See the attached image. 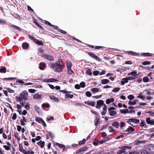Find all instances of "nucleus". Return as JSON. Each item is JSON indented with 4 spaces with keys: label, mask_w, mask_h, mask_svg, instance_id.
<instances>
[{
    "label": "nucleus",
    "mask_w": 154,
    "mask_h": 154,
    "mask_svg": "<svg viewBox=\"0 0 154 154\" xmlns=\"http://www.w3.org/2000/svg\"><path fill=\"white\" fill-rule=\"evenodd\" d=\"M51 67L53 70L56 72H61L63 69L62 65L58 63H52L51 64Z\"/></svg>",
    "instance_id": "obj_1"
},
{
    "label": "nucleus",
    "mask_w": 154,
    "mask_h": 154,
    "mask_svg": "<svg viewBox=\"0 0 154 154\" xmlns=\"http://www.w3.org/2000/svg\"><path fill=\"white\" fill-rule=\"evenodd\" d=\"M127 123L133 126H135L136 124L140 122V120L134 118L129 119L127 121Z\"/></svg>",
    "instance_id": "obj_2"
},
{
    "label": "nucleus",
    "mask_w": 154,
    "mask_h": 154,
    "mask_svg": "<svg viewBox=\"0 0 154 154\" xmlns=\"http://www.w3.org/2000/svg\"><path fill=\"white\" fill-rule=\"evenodd\" d=\"M28 93L26 91H23L20 93L19 96V99L26 100L28 99Z\"/></svg>",
    "instance_id": "obj_3"
},
{
    "label": "nucleus",
    "mask_w": 154,
    "mask_h": 154,
    "mask_svg": "<svg viewBox=\"0 0 154 154\" xmlns=\"http://www.w3.org/2000/svg\"><path fill=\"white\" fill-rule=\"evenodd\" d=\"M42 57L50 61H52L54 59L53 57L49 55L44 54Z\"/></svg>",
    "instance_id": "obj_4"
},
{
    "label": "nucleus",
    "mask_w": 154,
    "mask_h": 154,
    "mask_svg": "<svg viewBox=\"0 0 154 154\" xmlns=\"http://www.w3.org/2000/svg\"><path fill=\"white\" fill-rule=\"evenodd\" d=\"M104 104L103 101V100H100L97 101V104L96 107L97 109H100L102 106Z\"/></svg>",
    "instance_id": "obj_5"
},
{
    "label": "nucleus",
    "mask_w": 154,
    "mask_h": 154,
    "mask_svg": "<svg viewBox=\"0 0 154 154\" xmlns=\"http://www.w3.org/2000/svg\"><path fill=\"white\" fill-rule=\"evenodd\" d=\"M36 121L40 123H42L45 127H46L47 125L46 123L42 118L39 117L36 118Z\"/></svg>",
    "instance_id": "obj_6"
},
{
    "label": "nucleus",
    "mask_w": 154,
    "mask_h": 154,
    "mask_svg": "<svg viewBox=\"0 0 154 154\" xmlns=\"http://www.w3.org/2000/svg\"><path fill=\"white\" fill-rule=\"evenodd\" d=\"M146 122L148 124L154 125V121L149 117H147L146 118Z\"/></svg>",
    "instance_id": "obj_7"
},
{
    "label": "nucleus",
    "mask_w": 154,
    "mask_h": 154,
    "mask_svg": "<svg viewBox=\"0 0 154 154\" xmlns=\"http://www.w3.org/2000/svg\"><path fill=\"white\" fill-rule=\"evenodd\" d=\"M88 54L92 58L95 59L96 60L99 61L100 60V59L99 58H98V57L95 55L92 52H90L88 53Z\"/></svg>",
    "instance_id": "obj_8"
},
{
    "label": "nucleus",
    "mask_w": 154,
    "mask_h": 154,
    "mask_svg": "<svg viewBox=\"0 0 154 154\" xmlns=\"http://www.w3.org/2000/svg\"><path fill=\"white\" fill-rule=\"evenodd\" d=\"M134 128L131 126H129L128 128L125 131H123V132L126 131L128 132L129 133H131V132H133L134 131Z\"/></svg>",
    "instance_id": "obj_9"
},
{
    "label": "nucleus",
    "mask_w": 154,
    "mask_h": 154,
    "mask_svg": "<svg viewBox=\"0 0 154 154\" xmlns=\"http://www.w3.org/2000/svg\"><path fill=\"white\" fill-rule=\"evenodd\" d=\"M22 118L20 120V123L21 125L24 126L25 125V122H26L27 119L24 116H23Z\"/></svg>",
    "instance_id": "obj_10"
},
{
    "label": "nucleus",
    "mask_w": 154,
    "mask_h": 154,
    "mask_svg": "<svg viewBox=\"0 0 154 154\" xmlns=\"http://www.w3.org/2000/svg\"><path fill=\"white\" fill-rule=\"evenodd\" d=\"M44 82H59V81L57 79H45L44 80Z\"/></svg>",
    "instance_id": "obj_11"
},
{
    "label": "nucleus",
    "mask_w": 154,
    "mask_h": 154,
    "mask_svg": "<svg viewBox=\"0 0 154 154\" xmlns=\"http://www.w3.org/2000/svg\"><path fill=\"white\" fill-rule=\"evenodd\" d=\"M45 142L43 141L40 140L39 142L37 143V144L40 146L41 148H43L44 146Z\"/></svg>",
    "instance_id": "obj_12"
},
{
    "label": "nucleus",
    "mask_w": 154,
    "mask_h": 154,
    "mask_svg": "<svg viewBox=\"0 0 154 154\" xmlns=\"http://www.w3.org/2000/svg\"><path fill=\"white\" fill-rule=\"evenodd\" d=\"M114 100V99L112 98H111L110 99H108L106 100V103L107 104H109L113 102Z\"/></svg>",
    "instance_id": "obj_13"
},
{
    "label": "nucleus",
    "mask_w": 154,
    "mask_h": 154,
    "mask_svg": "<svg viewBox=\"0 0 154 154\" xmlns=\"http://www.w3.org/2000/svg\"><path fill=\"white\" fill-rule=\"evenodd\" d=\"M113 127L116 128H118L119 126V124L117 122H115L112 124Z\"/></svg>",
    "instance_id": "obj_14"
},
{
    "label": "nucleus",
    "mask_w": 154,
    "mask_h": 154,
    "mask_svg": "<svg viewBox=\"0 0 154 154\" xmlns=\"http://www.w3.org/2000/svg\"><path fill=\"white\" fill-rule=\"evenodd\" d=\"M128 82V79L127 78H125L123 79L121 82V84L122 85H124L125 83H127Z\"/></svg>",
    "instance_id": "obj_15"
},
{
    "label": "nucleus",
    "mask_w": 154,
    "mask_h": 154,
    "mask_svg": "<svg viewBox=\"0 0 154 154\" xmlns=\"http://www.w3.org/2000/svg\"><path fill=\"white\" fill-rule=\"evenodd\" d=\"M45 64L44 63H41L39 64V68L41 70H44L45 67Z\"/></svg>",
    "instance_id": "obj_16"
},
{
    "label": "nucleus",
    "mask_w": 154,
    "mask_h": 154,
    "mask_svg": "<svg viewBox=\"0 0 154 154\" xmlns=\"http://www.w3.org/2000/svg\"><path fill=\"white\" fill-rule=\"evenodd\" d=\"M33 97L35 99H40L41 98V95L38 93H36L33 95Z\"/></svg>",
    "instance_id": "obj_17"
},
{
    "label": "nucleus",
    "mask_w": 154,
    "mask_h": 154,
    "mask_svg": "<svg viewBox=\"0 0 154 154\" xmlns=\"http://www.w3.org/2000/svg\"><path fill=\"white\" fill-rule=\"evenodd\" d=\"M50 98L52 100H54L55 101L58 102L59 100L57 97H56L54 96L51 95L49 96Z\"/></svg>",
    "instance_id": "obj_18"
},
{
    "label": "nucleus",
    "mask_w": 154,
    "mask_h": 154,
    "mask_svg": "<svg viewBox=\"0 0 154 154\" xmlns=\"http://www.w3.org/2000/svg\"><path fill=\"white\" fill-rule=\"evenodd\" d=\"M86 104H88L89 105L91 106H95V102L93 101H87L85 102Z\"/></svg>",
    "instance_id": "obj_19"
},
{
    "label": "nucleus",
    "mask_w": 154,
    "mask_h": 154,
    "mask_svg": "<svg viewBox=\"0 0 154 154\" xmlns=\"http://www.w3.org/2000/svg\"><path fill=\"white\" fill-rule=\"evenodd\" d=\"M34 42L37 44L39 45H43V44L42 41H39L36 38H35V39H34Z\"/></svg>",
    "instance_id": "obj_20"
},
{
    "label": "nucleus",
    "mask_w": 154,
    "mask_h": 154,
    "mask_svg": "<svg viewBox=\"0 0 154 154\" xmlns=\"http://www.w3.org/2000/svg\"><path fill=\"white\" fill-rule=\"evenodd\" d=\"M99 89L97 88H92L91 89V91L94 93L98 92L99 91Z\"/></svg>",
    "instance_id": "obj_21"
},
{
    "label": "nucleus",
    "mask_w": 154,
    "mask_h": 154,
    "mask_svg": "<svg viewBox=\"0 0 154 154\" xmlns=\"http://www.w3.org/2000/svg\"><path fill=\"white\" fill-rule=\"evenodd\" d=\"M121 112L122 113L126 114L129 113V110L128 109H121L120 110Z\"/></svg>",
    "instance_id": "obj_22"
},
{
    "label": "nucleus",
    "mask_w": 154,
    "mask_h": 154,
    "mask_svg": "<svg viewBox=\"0 0 154 154\" xmlns=\"http://www.w3.org/2000/svg\"><path fill=\"white\" fill-rule=\"evenodd\" d=\"M132 147L131 146H122L119 147V148L122 149H124L125 150L126 149H131Z\"/></svg>",
    "instance_id": "obj_23"
},
{
    "label": "nucleus",
    "mask_w": 154,
    "mask_h": 154,
    "mask_svg": "<svg viewBox=\"0 0 154 154\" xmlns=\"http://www.w3.org/2000/svg\"><path fill=\"white\" fill-rule=\"evenodd\" d=\"M109 80L107 79H103L101 81V83L103 84H105L109 82Z\"/></svg>",
    "instance_id": "obj_24"
},
{
    "label": "nucleus",
    "mask_w": 154,
    "mask_h": 154,
    "mask_svg": "<svg viewBox=\"0 0 154 154\" xmlns=\"http://www.w3.org/2000/svg\"><path fill=\"white\" fill-rule=\"evenodd\" d=\"M146 125L145 122L144 120H141L140 126L141 127H145V126Z\"/></svg>",
    "instance_id": "obj_25"
},
{
    "label": "nucleus",
    "mask_w": 154,
    "mask_h": 154,
    "mask_svg": "<svg viewBox=\"0 0 154 154\" xmlns=\"http://www.w3.org/2000/svg\"><path fill=\"white\" fill-rule=\"evenodd\" d=\"M73 95L72 94H66L65 95V97L66 98H72L73 97Z\"/></svg>",
    "instance_id": "obj_26"
},
{
    "label": "nucleus",
    "mask_w": 154,
    "mask_h": 154,
    "mask_svg": "<svg viewBox=\"0 0 154 154\" xmlns=\"http://www.w3.org/2000/svg\"><path fill=\"white\" fill-rule=\"evenodd\" d=\"M108 130L110 132H114L115 131V130L111 126H110L109 127Z\"/></svg>",
    "instance_id": "obj_27"
},
{
    "label": "nucleus",
    "mask_w": 154,
    "mask_h": 154,
    "mask_svg": "<svg viewBox=\"0 0 154 154\" xmlns=\"http://www.w3.org/2000/svg\"><path fill=\"white\" fill-rule=\"evenodd\" d=\"M137 97L142 99H144L145 98V97L143 95V94L142 93H139L138 95L137 96Z\"/></svg>",
    "instance_id": "obj_28"
},
{
    "label": "nucleus",
    "mask_w": 154,
    "mask_h": 154,
    "mask_svg": "<svg viewBox=\"0 0 154 154\" xmlns=\"http://www.w3.org/2000/svg\"><path fill=\"white\" fill-rule=\"evenodd\" d=\"M29 45L26 43H23L22 44V47L24 49H27Z\"/></svg>",
    "instance_id": "obj_29"
},
{
    "label": "nucleus",
    "mask_w": 154,
    "mask_h": 154,
    "mask_svg": "<svg viewBox=\"0 0 154 154\" xmlns=\"http://www.w3.org/2000/svg\"><path fill=\"white\" fill-rule=\"evenodd\" d=\"M11 26L12 27H13V28L16 29H17V30H19L20 31H21V28L20 27H19L18 26H16L15 25H12Z\"/></svg>",
    "instance_id": "obj_30"
},
{
    "label": "nucleus",
    "mask_w": 154,
    "mask_h": 154,
    "mask_svg": "<svg viewBox=\"0 0 154 154\" xmlns=\"http://www.w3.org/2000/svg\"><path fill=\"white\" fill-rule=\"evenodd\" d=\"M137 72L136 71H133L129 73L128 74V75H134V76H137Z\"/></svg>",
    "instance_id": "obj_31"
},
{
    "label": "nucleus",
    "mask_w": 154,
    "mask_h": 154,
    "mask_svg": "<svg viewBox=\"0 0 154 154\" xmlns=\"http://www.w3.org/2000/svg\"><path fill=\"white\" fill-rule=\"evenodd\" d=\"M6 72V68L5 67L1 68L0 69V72L1 73H5Z\"/></svg>",
    "instance_id": "obj_32"
},
{
    "label": "nucleus",
    "mask_w": 154,
    "mask_h": 154,
    "mask_svg": "<svg viewBox=\"0 0 154 154\" xmlns=\"http://www.w3.org/2000/svg\"><path fill=\"white\" fill-rule=\"evenodd\" d=\"M86 73L88 75H92V72L91 70L90 69H88L87 70Z\"/></svg>",
    "instance_id": "obj_33"
},
{
    "label": "nucleus",
    "mask_w": 154,
    "mask_h": 154,
    "mask_svg": "<svg viewBox=\"0 0 154 154\" xmlns=\"http://www.w3.org/2000/svg\"><path fill=\"white\" fill-rule=\"evenodd\" d=\"M55 144L57 146L60 148H65V146L64 145L61 144L59 143H56Z\"/></svg>",
    "instance_id": "obj_34"
},
{
    "label": "nucleus",
    "mask_w": 154,
    "mask_h": 154,
    "mask_svg": "<svg viewBox=\"0 0 154 154\" xmlns=\"http://www.w3.org/2000/svg\"><path fill=\"white\" fill-rule=\"evenodd\" d=\"M72 65V63L70 62H67L66 63V66L68 69L71 68Z\"/></svg>",
    "instance_id": "obj_35"
},
{
    "label": "nucleus",
    "mask_w": 154,
    "mask_h": 154,
    "mask_svg": "<svg viewBox=\"0 0 154 154\" xmlns=\"http://www.w3.org/2000/svg\"><path fill=\"white\" fill-rule=\"evenodd\" d=\"M99 119L97 117H96L94 121V123L95 126L97 125L98 123L99 122Z\"/></svg>",
    "instance_id": "obj_36"
},
{
    "label": "nucleus",
    "mask_w": 154,
    "mask_h": 154,
    "mask_svg": "<svg viewBox=\"0 0 154 154\" xmlns=\"http://www.w3.org/2000/svg\"><path fill=\"white\" fill-rule=\"evenodd\" d=\"M109 112L110 115L111 116H114L116 115V112L115 111H111Z\"/></svg>",
    "instance_id": "obj_37"
},
{
    "label": "nucleus",
    "mask_w": 154,
    "mask_h": 154,
    "mask_svg": "<svg viewBox=\"0 0 154 154\" xmlns=\"http://www.w3.org/2000/svg\"><path fill=\"white\" fill-rule=\"evenodd\" d=\"M128 104L131 105H134L136 104L134 100L133 101H129L128 102Z\"/></svg>",
    "instance_id": "obj_38"
},
{
    "label": "nucleus",
    "mask_w": 154,
    "mask_h": 154,
    "mask_svg": "<svg viewBox=\"0 0 154 154\" xmlns=\"http://www.w3.org/2000/svg\"><path fill=\"white\" fill-rule=\"evenodd\" d=\"M134 96L131 94L129 95L128 96V99L130 100H133L134 99Z\"/></svg>",
    "instance_id": "obj_39"
},
{
    "label": "nucleus",
    "mask_w": 154,
    "mask_h": 154,
    "mask_svg": "<svg viewBox=\"0 0 154 154\" xmlns=\"http://www.w3.org/2000/svg\"><path fill=\"white\" fill-rule=\"evenodd\" d=\"M120 90V88H116L112 90L113 92H117Z\"/></svg>",
    "instance_id": "obj_40"
},
{
    "label": "nucleus",
    "mask_w": 154,
    "mask_h": 154,
    "mask_svg": "<svg viewBox=\"0 0 154 154\" xmlns=\"http://www.w3.org/2000/svg\"><path fill=\"white\" fill-rule=\"evenodd\" d=\"M150 63L149 61H145L142 63V64L143 65H149Z\"/></svg>",
    "instance_id": "obj_41"
},
{
    "label": "nucleus",
    "mask_w": 154,
    "mask_h": 154,
    "mask_svg": "<svg viewBox=\"0 0 154 154\" xmlns=\"http://www.w3.org/2000/svg\"><path fill=\"white\" fill-rule=\"evenodd\" d=\"M42 106L44 108H45L46 107L49 108L50 107V106L48 104L43 103L42 105Z\"/></svg>",
    "instance_id": "obj_42"
},
{
    "label": "nucleus",
    "mask_w": 154,
    "mask_h": 154,
    "mask_svg": "<svg viewBox=\"0 0 154 154\" xmlns=\"http://www.w3.org/2000/svg\"><path fill=\"white\" fill-rule=\"evenodd\" d=\"M24 107L27 110H29L30 108L29 104L28 103L26 104L24 106Z\"/></svg>",
    "instance_id": "obj_43"
},
{
    "label": "nucleus",
    "mask_w": 154,
    "mask_h": 154,
    "mask_svg": "<svg viewBox=\"0 0 154 154\" xmlns=\"http://www.w3.org/2000/svg\"><path fill=\"white\" fill-rule=\"evenodd\" d=\"M143 81L145 82H148L149 81V79L147 77H144L143 79Z\"/></svg>",
    "instance_id": "obj_44"
},
{
    "label": "nucleus",
    "mask_w": 154,
    "mask_h": 154,
    "mask_svg": "<svg viewBox=\"0 0 154 154\" xmlns=\"http://www.w3.org/2000/svg\"><path fill=\"white\" fill-rule=\"evenodd\" d=\"M125 152V150L123 149H122V150H119L117 151V153L118 154H121L122 153H124Z\"/></svg>",
    "instance_id": "obj_45"
},
{
    "label": "nucleus",
    "mask_w": 154,
    "mask_h": 154,
    "mask_svg": "<svg viewBox=\"0 0 154 154\" xmlns=\"http://www.w3.org/2000/svg\"><path fill=\"white\" fill-rule=\"evenodd\" d=\"M80 87L84 88L85 87V84L84 82H82L80 83Z\"/></svg>",
    "instance_id": "obj_46"
},
{
    "label": "nucleus",
    "mask_w": 154,
    "mask_h": 154,
    "mask_svg": "<svg viewBox=\"0 0 154 154\" xmlns=\"http://www.w3.org/2000/svg\"><path fill=\"white\" fill-rule=\"evenodd\" d=\"M85 141L86 139H84L80 141L79 142V144L80 145L84 144L85 143Z\"/></svg>",
    "instance_id": "obj_47"
},
{
    "label": "nucleus",
    "mask_w": 154,
    "mask_h": 154,
    "mask_svg": "<svg viewBox=\"0 0 154 154\" xmlns=\"http://www.w3.org/2000/svg\"><path fill=\"white\" fill-rule=\"evenodd\" d=\"M128 53L129 54H131L133 56H136L137 55V53L132 51H128Z\"/></svg>",
    "instance_id": "obj_48"
},
{
    "label": "nucleus",
    "mask_w": 154,
    "mask_h": 154,
    "mask_svg": "<svg viewBox=\"0 0 154 154\" xmlns=\"http://www.w3.org/2000/svg\"><path fill=\"white\" fill-rule=\"evenodd\" d=\"M3 147L7 150H9L10 149V147L9 146L4 145L3 146Z\"/></svg>",
    "instance_id": "obj_49"
},
{
    "label": "nucleus",
    "mask_w": 154,
    "mask_h": 154,
    "mask_svg": "<svg viewBox=\"0 0 154 154\" xmlns=\"http://www.w3.org/2000/svg\"><path fill=\"white\" fill-rule=\"evenodd\" d=\"M86 95L88 97H90L91 96V93L89 91H87L86 92Z\"/></svg>",
    "instance_id": "obj_50"
},
{
    "label": "nucleus",
    "mask_w": 154,
    "mask_h": 154,
    "mask_svg": "<svg viewBox=\"0 0 154 154\" xmlns=\"http://www.w3.org/2000/svg\"><path fill=\"white\" fill-rule=\"evenodd\" d=\"M99 73V72L98 71L95 70L93 72V74L94 75H97Z\"/></svg>",
    "instance_id": "obj_51"
},
{
    "label": "nucleus",
    "mask_w": 154,
    "mask_h": 154,
    "mask_svg": "<svg viewBox=\"0 0 154 154\" xmlns=\"http://www.w3.org/2000/svg\"><path fill=\"white\" fill-rule=\"evenodd\" d=\"M125 123L123 122H120V127L121 129L125 126Z\"/></svg>",
    "instance_id": "obj_52"
},
{
    "label": "nucleus",
    "mask_w": 154,
    "mask_h": 154,
    "mask_svg": "<svg viewBox=\"0 0 154 154\" xmlns=\"http://www.w3.org/2000/svg\"><path fill=\"white\" fill-rule=\"evenodd\" d=\"M143 55L144 56H150L152 55L149 53H143Z\"/></svg>",
    "instance_id": "obj_53"
},
{
    "label": "nucleus",
    "mask_w": 154,
    "mask_h": 154,
    "mask_svg": "<svg viewBox=\"0 0 154 154\" xmlns=\"http://www.w3.org/2000/svg\"><path fill=\"white\" fill-rule=\"evenodd\" d=\"M27 154H34V152L32 150H30L27 151Z\"/></svg>",
    "instance_id": "obj_54"
},
{
    "label": "nucleus",
    "mask_w": 154,
    "mask_h": 154,
    "mask_svg": "<svg viewBox=\"0 0 154 154\" xmlns=\"http://www.w3.org/2000/svg\"><path fill=\"white\" fill-rule=\"evenodd\" d=\"M12 118L13 120H15L17 118V115L16 113H14L12 116Z\"/></svg>",
    "instance_id": "obj_55"
},
{
    "label": "nucleus",
    "mask_w": 154,
    "mask_h": 154,
    "mask_svg": "<svg viewBox=\"0 0 154 154\" xmlns=\"http://www.w3.org/2000/svg\"><path fill=\"white\" fill-rule=\"evenodd\" d=\"M141 154H148L146 150H142L141 152Z\"/></svg>",
    "instance_id": "obj_56"
},
{
    "label": "nucleus",
    "mask_w": 154,
    "mask_h": 154,
    "mask_svg": "<svg viewBox=\"0 0 154 154\" xmlns=\"http://www.w3.org/2000/svg\"><path fill=\"white\" fill-rule=\"evenodd\" d=\"M29 91L30 93H35L36 91L35 89H29Z\"/></svg>",
    "instance_id": "obj_57"
},
{
    "label": "nucleus",
    "mask_w": 154,
    "mask_h": 154,
    "mask_svg": "<svg viewBox=\"0 0 154 154\" xmlns=\"http://www.w3.org/2000/svg\"><path fill=\"white\" fill-rule=\"evenodd\" d=\"M7 90L8 91L9 93H12L14 92V90H13L11 89L10 88H7Z\"/></svg>",
    "instance_id": "obj_58"
},
{
    "label": "nucleus",
    "mask_w": 154,
    "mask_h": 154,
    "mask_svg": "<svg viewBox=\"0 0 154 154\" xmlns=\"http://www.w3.org/2000/svg\"><path fill=\"white\" fill-rule=\"evenodd\" d=\"M68 72L69 74H71L73 73V71L71 69V68L68 69Z\"/></svg>",
    "instance_id": "obj_59"
},
{
    "label": "nucleus",
    "mask_w": 154,
    "mask_h": 154,
    "mask_svg": "<svg viewBox=\"0 0 154 154\" xmlns=\"http://www.w3.org/2000/svg\"><path fill=\"white\" fill-rule=\"evenodd\" d=\"M28 37L30 39L33 41H34V39H35V38L34 37L30 35H28Z\"/></svg>",
    "instance_id": "obj_60"
},
{
    "label": "nucleus",
    "mask_w": 154,
    "mask_h": 154,
    "mask_svg": "<svg viewBox=\"0 0 154 154\" xmlns=\"http://www.w3.org/2000/svg\"><path fill=\"white\" fill-rule=\"evenodd\" d=\"M23 149V147L22 145L20 144L19 145V150L20 152L22 151Z\"/></svg>",
    "instance_id": "obj_61"
},
{
    "label": "nucleus",
    "mask_w": 154,
    "mask_h": 154,
    "mask_svg": "<svg viewBox=\"0 0 154 154\" xmlns=\"http://www.w3.org/2000/svg\"><path fill=\"white\" fill-rule=\"evenodd\" d=\"M124 137V136L123 134H122L120 135L117 136L116 137L117 139H119L120 138H122Z\"/></svg>",
    "instance_id": "obj_62"
},
{
    "label": "nucleus",
    "mask_w": 154,
    "mask_h": 154,
    "mask_svg": "<svg viewBox=\"0 0 154 154\" xmlns=\"http://www.w3.org/2000/svg\"><path fill=\"white\" fill-rule=\"evenodd\" d=\"M35 109L38 112H39L40 111V108L38 107L37 106H35Z\"/></svg>",
    "instance_id": "obj_63"
},
{
    "label": "nucleus",
    "mask_w": 154,
    "mask_h": 154,
    "mask_svg": "<svg viewBox=\"0 0 154 154\" xmlns=\"http://www.w3.org/2000/svg\"><path fill=\"white\" fill-rule=\"evenodd\" d=\"M17 127V130L18 131H20L22 129L20 125H18Z\"/></svg>",
    "instance_id": "obj_64"
}]
</instances>
